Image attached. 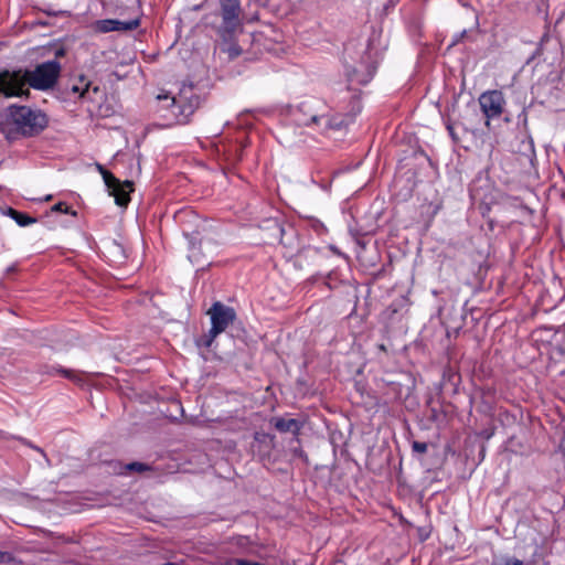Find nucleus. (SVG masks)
Wrapping results in <instances>:
<instances>
[{"label": "nucleus", "mask_w": 565, "mask_h": 565, "mask_svg": "<svg viewBox=\"0 0 565 565\" xmlns=\"http://www.w3.org/2000/svg\"><path fill=\"white\" fill-rule=\"evenodd\" d=\"M8 118L23 134L38 132L47 124L46 116L42 111L32 110L24 106L10 107Z\"/></svg>", "instance_id": "obj_3"}, {"label": "nucleus", "mask_w": 565, "mask_h": 565, "mask_svg": "<svg viewBox=\"0 0 565 565\" xmlns=\"http://www.w3.org/2000/svg\"><path fill=\"white\" fill-rule=\"evenodd\" d=\"M128 468H129V469H131V470H138V471H140V470H142V469H143V466H142V465H140V463H132V465H130Z\"/></svg>", "instance_id": "obj_15"}, {"label": "nucleus", "mask_w": 565, "mask_h": 565, "mask_svg": "<svg viewBox=\"0 0 565 565\" xmlns=\"http://www.w3.org/2000/svg\"><path fill=\"white\" fill-rule=\"evenodd\" d=\"M58 73L60 64L55 61L43 63L33 72H1L0 95L4 97L22 96L29 92L28 86L36 89H47L54 85Z\"/></svg>", "instance_id": "obj_1"}, {"label": "nucleus", "mask_w": 565, "mask_h": 565, "mask_svg": "<svg viewBox=\"0 0 565 565\" xmlns=\"http://www.w3.org/2000/svg\"><path fill=\"white\" fill-rule=\"evenodd\" d=\"M72 93L78 95L82 99H92L93 94L98 93V88L90 89V84L85 78H79L76 84L72 86Z\"/></svg>", "instance_id": "obj_8"}, {"label": "nucleus", "mask_w": 565, "mask_h": 565, "mask_svg": "<svg viewBox=\"0 0 565 565\" xmlns=\"http://www.w3.org/2000/svg\"><path fill=\"white\" fill-rule=\"evenodd\" d=\"M226 565H256L255 562H248L245 559H234L226 563Z\"/></svg>", "instance_id": "obj_14"}, {"label": "nucleus", "mask_w": 565, "mask_h": 565, "mask_svg": "<svg viewBox=\"0 0 565 565\" xmlns=\"http://www.w3.org/2000/svg\"><path fill=\"white\" fill-rule=\"evenodd\" d=\"M493 565H521V562L516 558H507L502 562L494 563Z\"/></svg>", "instance_id": "obj_11"}, {"label": "nucleus", "mask_w": 565, "mask_h": 565, "mask_svg": "<svg viewBox=\"0 0 565 565\" xmlns=\"http://www.w3.org/2000/svg\"><path fill=\"white\" fill-rule=\"evenodd\" d=\"M239 6L237 0H222V14L226 28L234 29L238 25Z\"/></svg>", "instance_id": "obj_7"}, {"label": "nucleus", "mask_w": 565, "mask_h": 565, "mask_svg": "<svg viewBox=\"0 0 565 565\" xmlns=\"http://www.w3.org/2000/svg\"><path fill=\"white\" fill-rule=\"evenodd\" d=\"M52 211L61 212V213H68V207L64 203L60 202L52 207Z\"/></svg>", "instance_id": "obj_13"}, {"label": "nucleus", "mask_w": 565, "mask_h": 565, "mask_svg": "<svg viewBox=\"0 0 565 565\" xmlns=\"http://www.w3.org/2000/svg\"><path fill=\"white\" fill-rule=\"evenodd\" d=\"M275 427L280 431H297L299 426L298 422L291 418H279L275 423Z\"/></svg>", "instance_id": "obj_9"}, {"label": "nucleus", "mask_w": 565, "mask_h": 565, "mask_svg": "<svg viewBox=\"0 0 565 565\" xmlns=\"http://www.w3.org/2000/svg\"><path fill=\"white\" fill-rule=\"evenodd\" d=\"M51 198H52L51 195H47V196L45 198V200H46V201H49V200H51Z\"/></svg>", "instance_id": "obj_17"}, {"label": "nucleus", "mask_w": 565, "mask_h": 565, "mask_svg": "<svg viewBox=\"0 0 565 565\" xmlns=\"http://www.w3.org/2000/svg\"><path fill=\"white\" fill-rule=\"evenodd\" d=\"M104 182L110 193L115 198V202L119 206H126L129 201V194L134 191V184L130 181L120 182L110 172L106 171L103 167H98Z\"/></svg>", "instance_id": "obj_4"}, {"label": "nucleus", "mask_w": 565, "mask_h": 565, "mask_svg": "<svg viewBox=\"0 0 565 565\" xmlns=\"http://www.w3.org/2000/svg\"><path fill=\"white\" fill-rule=\"evenodd\" d=\"M207 315L210 316L212 323V328L210 330L212 339L225 331L235 319L234 310L221 302H215L207 311Z\"/></svg>", "instance_id": "obj_5"}, {"label": "nucleus", "mask_w": 565, "mask_h": 565, "mask_svg": "<svg viewBox=\"0 0 565 565\" xmlns=\"http://www.w3.org/2000/svg\"><path fill=\"white\" fill-rule=\"evenodd\" d=\"M480 107L487 117V126H489L490 120L499 117L504 107V97L499 90H489L479 97Z\"/></svg>", "instance_id": "obj_6"}, {"label": "nucleus", "mask_w": 565, "mask_h": 565, "mask_svg": "<svg viewBox=\"0 0 565 565\" xmlns=\"http://www.w3.org/2000/svg\"><path fill=\"white\" fill-rule=\"evenodd\" d=\"M413 449H414V451H417V452H425L427 450V445L425 443L415 441L413 444Z\"/></svg>", "instance_id": "obj_12"}, {"label": "nucleus", "mask_w": 565, "mask_h": 565, "mask_svg": "<svg viewBox=\"0 0 565 565\" xmlns=\"http://www.w3.org/2000/svg\"><path fill=\"white\" fill-rule=\"evenodd\" d=\"M8 215H10L20 226H26L35 223L34 218L25 214H22L13 209L8 210Z\"/></svg>", "instance_id": "obj_10"}, {"label": "nucleus", "mask_w": 565, "mask_h": 565, "mask_svg": "<svg viewBox=\"0 0 565 565\" xmlns=\"http://www.w3.org/2000/svg\"><path fill=\"white\" fill-rule=\"evenodd\" d=\"M7 558V555L3 553H0V562H4Z\"/></svg>", "instance_id": "obj_16"}, {"label": "nucleus", "mask_w": 565, "mask_h": 565, "mask_svg": "<svg viewBox=\"0 0 565 565\" xmlns=\"http://www.w3.org/2000/svg\"><path fill=\"white\" fill-rule=\"evenodd\" d=\"M160 110H166L163 117L169 124H185L198 106V98L191 86H183L178 96L158 95Z\"/></svg>", "instance_id": "obj_2"}]
</instances>
